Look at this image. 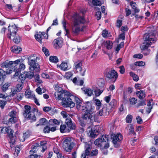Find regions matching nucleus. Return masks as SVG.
I'll return each mask as SVG.
<instances>
[{
    "label": "nucleus",
    "instance_id": "35",
    "mask_svg": "<svg viewBox=\"0 0 158 158\" xmlns=\"http://www.w3.org/2000/svg\"><path fill=\"white\" fill-rule=\"evenodd\" d=\"M49 124L51 125H53L54 124L59 125L60 122L57 119H50L49 121Z\"/></svg>",
    "mask_w": 158,
    "mask_h": 158
},
{
    "label": "nucleus",
    "instance_id": "38",
    "mask_svg": "<svg viewBox=\"0 0 158 158\" xmlns=\"http://www.w3.org/2000/svg\"><path fill=\"white\" fill-rule=\"evenodd\" d=\"M60 67L61 69L66 71L67 69L68 65L67 63L65 62H62L60 65Z\"/></svg>",
    "mask_w": 158,
    "mask_h": 158
},
{
    "label": "nucleus",
    "instance_id": "8",
    "mask_svg": "<svg viewBox=\"0 0 158 158\" xmlns=\"http://www.w3.org/2000/svg\"><path fill=\"white\" fill-rule=\"evenodd\" d=\"M76 107L78 110L81 111L89 110L90 109H93L91 103L89 102H87L85 103L82 102L77 105Z\"/></svg>",
    "mask_w": 158,
    "mask_h": 158
},
{
    "label": "nucleus",
    "instance_id": "63",
    "mask_svg": "<svg viewBox=\"0 0 158 158\" xmlns=\"http://www.w3.org/2000/svg\"><path fill=\"white\" fill-rule=\"evenodd\" d=\"M146 105V103L144 101H143L138 103L136 106L137 108H139L140 106L145 105Z\"/></svg>",
    "mask_w": 158,
    "mask_h": 158
},
{
    "label": "nucleus",
    "instance_id": "52",
    "mask_svg": "<svg viewBox=\"0 0 158 158\" xmlns=\"http://www.w3.org/2000/svg\"><path fill=\"white\" fill-rule=\"evenodd\" d=\"M72 75L71 72H68L66 73L65 77L67 79H70L72 78Z\"/></svg>",
    "mask_w": 158,
    "mask_h": 158
},
{
    "label": "nucleus",
    "instance_id": "43",
    "mask_svg": "<svg viewBox=\"0 0 158 158\" xmlns=\"http://www.w3.org/2000/svg\"><path fill=\"white\" fill-rule=\"evenodd\" d=\"M35 39L37 41L39 42L40 43L42 42V36L41 34H40L39 33L35 35Z\"/></svg>",
    "mask_w": 158,
    "mask_h": 158
},
{
    "label": "nucleus",
    "instance_id": "54",
    "mask_svg": "<svg viewBox=\"0 0 158 158\" xmlns=\"http://www.w3.org/2000/svg\"><path fill=\"white\" fill-rule=\"evenodd\" d=\"M98 154V150L97 149H94L91 151L90 156H96Z\"/></svg>",
    "mask_w": 158,
    "mask_h": 158
},
{
    "label": "nucleus",
    "instance_id": "12",
    "mask_svg": "<svg viewBox=\"0 0 158 158\" xmlns=\"http://www.w3.org/2000/svg\"><path fill=\"white\" fill-rule=\"evenodd\" d=\"M13 63L12 61L7 60L2 63V67L3 68H6L10 69H9V72H10V73L12 71H14L16 69V67L13 65ZM8 72H9L8 71Z\"/></svg>",
    "mask_w": 158,
    "mask_h": 158
},
{
    "label": "nucleus",
    "instance_id": "30",
    "mask_svg": "<svg viewBox=\"0 0 158 158\" xmlns=\"http://www.w3.org/2000/svg\"><path fill=\"white\" fill-rule=\"evenodd\" d=\"M12 38H13V41L16 44H18L20 41L21 38L18 35H16L14 37H11Z\"/></svg>",
    "mask_w": 158,
    "mask_h": 158
},
{
    "label": "nucleus",
    "instance_id": "2",
    "mask_svg": "<svg viewBox=\"0 0 158 158\" xmlns=\"http://www.w3.org/2000/svg\"><path fill=\"white\" fill-rule=\"evenodd\" d=\"M145 42L143 43L142 49L145 50L156 41V38L154 36V33H148L145 34L143 36Z\"/></svg>",
    "mask_w": 158,
    "mask_h": 158
},
{
    "label": "nucleus",
    "instance_id": "23",
    "mask_svg": "<svg viewBox=\"0 0 158 158\" xmlns=\"http://www.w3.org/2000/svg\"><path fill=\"white\" fill-rule=\"evenodd\" d=\"M11 50L12 52H15L16 53H18L20 51H22V48L17 46L12 47L11 48Z\"/></svg>",
    "mask_w": 158,
    "mask_h": 158
},
{
    "label": "nucleus",
    "instance_id": "60",
    "mask_svg": "<svg viewBox=\"0 0 158 158\" xmlns=\"http://www.w3.org/2000/svg\"><path fill=\"white\" fill-rule=\"evenodd\" d=\"M130 104L132 105L135 104L136 103L137 101V99L135 98H132L130 99Z\"/></svg>",
    "mask_w": 158,
    "mask_h": 158
},
{
    "label": "nucleus",
    "instance_id": "32",
    "mask_svg": "<svg viewBox=\"0 0 158 158\" xmlns=\"http://www.w3.org/2000/svg\"><path fill=\"white\" fill-rule=\"evenodd\" d=\"M85 94L88 96H91L93 94V90L90 88H87L84 90Z\"/></svg>",
    "mask_w": 158,
    "mask_h": 158
},
{
    "label": "nucleus",
    "instance_id": "61",
    "mask_svg": "<svg viewBox=\"0 0 158 158\" xmlns=\"http://www.w3.org/2000/svg\"><path fill=\"white\" fill-rule=\"evenodd\" d=\"M16 117H11L9 119V121L11 123H15L17 121Z\"/></svg>",
    "mask_w": 158,
    "mask_h": 158
},
{
    "label": "nucleus",
    "instance_id": "58",
    "mask_svg": "<svg viewBox=\"0 0 158 158\" xmlns=\"http://www.w3.org/2000/svg\"><path fill=\"white\" fill-rule=\"evenodd\" d=\"M74 99L76 103V106L78 104H80L82 102L80 99L77 97H75Z\"/></svg>",
    "mask_w": 158,
    "mask_h": 158
},
{
    "label": "nucleus",
    "instance_id": "7",
    "mask_svg": "<svg viewBox=\"0 0 158 158\" xmlns=\"http://www.w3.org/2000/svg\"><path fill=\"white\" fill-rule=\"evenodd\" d=\"M92 109H90L89 110L86 111V112L81 116V118L89 123L92 120H95L96 118V114L92 112Z\"/></svg>",
    "mask_w": 158,
    "mask_h": 158
},
{
    "label": "nucleus",
    "instance_id": "45",
    "mask_svg": "<svg viewBox=\"0 0 158 158\" xmlns=\"http://www.w3.org/2000/svg\"><path fill=\"white\" fill-rule=\"evenodd\" d=\"M130 75L133 77V80L135 81H137L139 80L138 76L135 75L134 73L132 72H130Z\"/></svg>",
    "mask_w": 158,
    "mask_h": 158
},
{
    "label": "nucleus",
    "instance_id": "25",
    "mask_svg": "<svg viewBox=\"0 0 158 158\" xmlns=\"http://www.w3.org/2000/svg\"><path fill=\"white\" fill-rule=\"evenodd\" d=\"M23 84L24 82H23V81H21L16 85L15 89L17 90L18 92H20L24 86Z\"/></svg>",
    "mask_w": 158,
    "mask_h": 158
},
{
    "label": "nucleus",
    "instance_id": "9",
    "mask_svg": "<svg viewBox=\"0 0 158 158\" xmlns=\"http://www.w3.org/2000/svg\"><path fill=\"white\" fill-rule=\"evenodd\" d=\"M111 138L115 147L116 148H118L119 146V142L123 139L122 135L120 133H118L117 134H111Z\"/></svg>",
    "mask_w": 158,
    "mask_h": 158
},
{
    "label": "nucleus",
    "instance_id": "44",
    "mask_svg": "<svg viewBox=\"0 0 158 158\" xmlns=\"http://www.w3.org/2000/svg\"><path fill=\"white\" fill-rule=\"evenodd\" d=\"M55 89L57 91L56 92H59L60 93H62V91H63L61 87L57 85H56L55 86Z\"/></svg>",
    "mask_w": 158,
    "mask_h": 158
},
{
    "label": "nucleus",
    "instance_id": "15",
    "mask_svg": "<svg viewBox=\"0 0 158 158\" xmlns=\"http://www.w3.org/2000/svg\"><path fill=\"white\" fill-rule=\"evenodd\" d=\"M112 110L111 109L110 105H106L103 107L97 113V115H98L100 116L102 115H107L111 112Z\"/></svg>",
    "mask_w": 158,
    "mask_h": 158
},
{
    "label": "nucleus",
    "instance_id": "20",
    "mask_svg": "<svg viewBox=\"0 0 158 158\" xmlns=\"http://www.w3.org/2000/svg\"><path fill=\"white\" fill-rule=\"evenodd\" d=\"M82 63L80 61H76L74 63V69L76 70L77 72L78 71H81V70Z\"/></svg>",
    "mask_w": 158,
    "mask_h": 158
},
{
    "label": "nucleus",
    "instance_id": "6",
    "mask_svg": "<svg viewBox=\"0 0 158 158\" xmlns=\"http://www.w3.org/2000/svg\"><path fill=\"white\" fill-rule=\"evenodd\" d=\"M74 145L73 140L71 138L67 137L63 140V147L64 150L67 152H70Z\"/></svg>",
    "mask_w": 158,
    "mask_h": 158
},
{
    "label": "nucleus",
    "instance_id": "62",
    "mask_svg": "<svg viewBox=\"0 0 158 158\" xmlns=\"http://www.w3.org/2000/svg\"><path fill=\"white\" fill-rule=\"evenodd\" d=\"M120 69L119 72L121 74H123L125 71V69L123 66L122 65L119 67Z\"/></svg>",
    "mask_w": 158,
    "mask_h": 158
},
{
    "label": "nucleus",
    "instance_id": "48",
    "mask_svg": "<svg viewBox=\"0 0 158 158\" xmlns=\"http://www.w3.org/2000/svg\"><path fill=\"white\" fill-rule=\"evenodd\" d=\"M25 68V65L23 63L21 64L19 66V68L18 69V71H17V73H18V72H20L19 71L24 70Z\"/></svg>",
    "mask_w": 158,
    "mask_h": 158
},
{
    "label": "nucleus",
    "instance_id": "53",
    "mask_svg": "<svg viewBox=\"0 0 158 158\" xmlns=\"http://www.w3.org/2000/svg\"><path fill=\"white\" fill-rule=\"evenodd\" d=\"M17 112L15 111H12L9 113V115L10 117H16Z\"/></svg>",
    "mask_w": 158,
    "mask_h": 158
},
{
    "label": "nucleus",
    "instance_id": "57",
    "mask_svg": "<svg viewBox=\"0 0 158 158\" xmlns=\"http://www.w3.org/2000/svg\"><path fill=\"white\" fill-rule=\"evenodd\" d=\"M17 92H19L16 89L13 90H11V92L10 93V97H13L15 94H17Z\"/></svg>",
    "mask_w": 158,
    "mask_h": 158
},
{
    "label": "nucleus",
    "instance_id": "56",
    "mask_svg": "<svg viewBox=\"0 0 158 158\" xmlns=\"http://www.w3.org/2000/svg\"><path fill=\"white\" fill-rule=\"evenodd\" d=\"M101 13L99 11H98L96 13L95 15L96 17L98 20H99L101 18Z\"/></svg>",
    "mask_w": 158,
    "mask_h": 158
},
{
    "label": "nucleus",
    "instance_id": "31",
    "mask_svg": "<svg viewBox=\"0 0 158 158\" xmlns=\"http://www.w3.org/2000/svg\"><path fill=\"white\" fill-rule=\"evenodd\" d=\"M136 94L139 98H143L145 97V94L143 91H137Z\"/></svg>",
    "mask_w": 158,
    "mask_h": 158
},
{
    "label": "nucleus",
    "instance_id": "47",
    "mask_svg": "<svg viewBox=\"0 0 158 158\" xmlns=\"http://www.w3.org/2000/svg\"><path fill=\"white\" fill-rule=\"evenodd\" d=\"M145 63L143 61H137L135 63V65L136 66H142L144 65Z\"/></svg>",
    "mask_w": 158,
    "mask_h": 158
},
{
    "label": "nucleus",
    "instance_id": "42",
    "mask_svg": "<svg viewBox=\"0 0 158 158\" xmlns=\"http://www.w3.org/2000/svg\"><path fill=\"white\" fill-rule=\"evenodd\" d=\"M116 101L115 100L113 99L112 100L110 103L109 104H108L107 105H110V106L111 108V109L112 110L114 107L116 105Z\"/></svg>",
    "mask_w": 158,
    "mask_h": 158
},
{
    "label": "nucleus",
    "instance_id": "17",
    "mask_svg": "<svg viewBox=\"0 0 158 158\" xmlns=\"http://www.w3.org/2000/svg\"><path fill=\"white\" fill-rule=\"evenodd\" d=\"M10 72H8V71L5 72L3 69H0V85H2L4 82L6 78V74H10Z\"/></svg>",
    "mask_w": 158,
    "mask_h": 158
},
{
    "label": "nucleus",
    "instance_id": "39",
    "mask_svg": "<svg viewBox=\"0 0 158 158\" xmlns=\"http://www.w3.org/2000/svg\"><path fill=\"white\" fill-rule=\"evenodd\" d=\"M126 129L127 130H129L130 134H133L134 132L133 127L131 124L128 125Z\"/></svg>",
    "mask_w": 158,
    "mask_h": 158
},
{
    "label": "nucleus",
    "instance_id": "18",
    "mask_svg": "<svg viewBox=\"0 0 158 158\" xmlns=\"http://www.w3.org/2000/svg\"><path fill=\"white\" fill-rule=\"evenodd\" d=\"M54 46L56 49H58L62 46L63 41L61 39L58 38L54 40Z\"/></svg>",
    "mask_w": 158,
    "mask_h": 158
},
{
    "label": "nucleus",
    "instance_id": "50",
    "mask_svg": "<svg viewBox=\"0 0 158 158\" xmlns=\"http://www.w3.org/2000/svg\"><path fill=\"white\" fill-rule=\"evenodd\" d=\"M124 46V43L121 42L119 45H118L116 48L115 50L117 52L120 50V48H122Z\"/></svg>",
    "mask_w": 158,
    "mask_h": 158
},
{
    "label": "nucleus",
    "instance_id": "64",
    "mask_svg": "<svg viewBox=\"0 0 158 158\" xmlns=\"http://www.w3.org/2000/svg\"><path fill=\"white\" fill-rule=\"evenodd\" d=\"M44 133H48L50 131V128L48 126H46L44 127Z\"/></svg>",
    "mask_w": 158,
    "mask_h": 158
},
{
    "label": "nucleus",
    "instance_id": "36",
    "mask_svg": "<svg viewBox=\"0 0 158 158\" xmlns=\"http://www.w3.org/2000/svg\"><path fill=\"white\" fill-rule=\"evenodd\" d=\"M10 85V83H5L1 88L2 91L3 92H5L8 89L9 86Z\"/></svg>",
    "mask_w": 158,
    "mask_h": 158
},
{
    "label": "nucleus",
    "instance_id": "29",
    "mask_svg": "<svg viewBox=\"0 0 158 158\" xmlns=\"http://www.w3.org/2000/svg\"><path fill=\"white\" fill-rule=\"evenodd\" d=\"M31 135V132L29 131H27L25 133L23 134V139H21V141H24L26 139L28 138Z\"/></svg>",
    "mask_w": 158,
    "mask_h": 158
},
{
    "label": "nucleus",
    "instance_id": "19",
    "mask_svg": "<svg viewBox=\"0 0 158 158\" xmlns=\"http://www.w3.org/2000/svg\"><path fill=\"white\" fill-rule=\"evenodd\" d=\"M85 153H83L82 154V156H84L90 155L91 153L90 152L91 150V146L88 144L86 142H85Z\"/></svg>",
    "mask_w": 158,
    "mask_h": 158
},
{
    "label": "nucleus",
    "instance_id": "46",
    "mask_svg": "<svg viewBox=\"0 0 158 158\" xmlns=\"http://www.w3.org/2000/svg\"><path fill=\"white\" fill-rule=\"evenodd\" d=\"M132 118V116L130 115H128L126 118V121L127 123H131Z\"/></svg>",
    "mask_w": 158,
    "mask_h": 158
},
{
    "label": "nucleus",
    "instance_id": "24",
    "mask_svg": "<svg viewBox=\"0 0 158 158\" xmlns=\"http://www.w3.org/2000/svg\"><path fill=\"white\" fill-rule=\"evenodd\" d=\"M105 45L107 49L108 50L110 49L112 47V42L110 40L106 41L105 43Z\"/></svg>",
    "mask_w": 158,
    "mask_h": 158
},
{
    "label": "nucleus",
    "instance_id": "3",
    "mask_svg": "<svg viewBox=\"0 0 158 158\" xmlns=\"http://www.w3.org/2000/svg\"><path fill=\"white\" fill-rule=\"evenodd\" d=\"M37 57L34 55H32L28 58V64L30 65L29 69L31 71H35L38 72L40 71V65L37 63Z\"/></svg>",
    "mask_w": 158,
    "mask_h": 158
},
{
    "label": "nucleus",
    "instance_id": "33",
    "mask_svg": "<svg viewBox=\"0 0 158 158\" xmlns=\"http://www.w3.org/2000/svg\"><path fill=\"white\" fill-rule=\"evenodd\" d=\"M98 131L97 130H92L90 132V135L92 137L95 138L98 135Z\"/></svg>",
    "mask_w": 158,
    "mask_h": 158
},
{
    "label": "nucleus",
    "instance_id": "10",
    "mask_svg": "<svg viewBox=\"0 0 158 158\" xmlns=\"http://www.w3.org/2000/svg\"><path fill=\"white\" fill-rule=\"evenodd\" d=\"M59 92H55L54 94L55 97L57 100H60L61 99L69 98V97L72 96V94L68 91L64 90L62 91V93H60Z\"/></svg>",
    "mask_w": 158,
    "mask_h": 158
},
{
    "label": "nucleus",
    "instance_id": "40",
    "mask_svg": "<svg viewBox=\"0 0 158 158\" xmlns=\"http://www.w3.org/2000/svg\"><path fill=\"white\" fill-rule=\"evenodd\" d=\"M98 84L100 87H103L105 85V81L103 79H100L98 81Z\"/></svg>",
    "mask_w": 158,
    "mask_h": 158
},
{
    "label": "nucleus",
    "instance_id": "5",
    "mask_svg": "<svg viewBox=\"0 0 158 158\" xmlns=\"http://www.w3.org/2000/svg\"><path fill=\"white\" fill-rule=\"evenodd\" d=\"M24 110L23 113L24 117L27 118L32 121H35L36 119V117L34 113L31 110V107L28 105H25L24 106Z\"/></svg>",
    "mask_w": 158,
    "mask_h": 158
},
{
    "label": "nucleus",
    "instance_id": "22",
    "mask_svg": "<svg viewBox=\"0 0 158 158\" xmlns=\"http://www.w3.org/2000/svg\"><path fill=\"white\" fill-rule=\"evenodd\" d=\"M11 130L10 128L6 127H0V134L2 133L9 134V132H11Z\"/></svg>",
    "mask_w": 158,
    "mask_h": 158
},
{
    "label": "nucleus",
    "instance_id": "21",
    "mask_svg": "<svg viewBox=\"0 0 158 158\" xmlns=\"http://www.w3.org/2000/svg\"><path fill=\"white\" fill-rule=\"evenodd\" d=\"M13 133L14 131L12 130H11V132H9V134H8L9 135V138L10 139V140L9 141L10 143L12 144V145L11 144V147H12V146H13V145L15 142V139H16V138L15 136H13Z\"/></svg>",
    "mask_w": 158,
    "mask_h": 158
},
{
    "label": "nucleus",
    "instance_id": "13",
    "mask_svg": "<svg viewBox=\"0 0 158 158\" xmlns=\"http://www.w3.org/2000/svg\"><path fill=\"white\" fill-rule=\"evenodd\" d=\"M61 100H62L63 106L65 107H69L71 108L74 107L75 106V103L72 101L70 98H64Z\"/></svg>",
    "mask_w": 158,
    "mask_h": 158
},
{
    "label": "nucleus",
    "instance_id": "27",
    "mask_svg": "<svg viewBox=\"0 0 158 158\" xmlns=\"http://www.w3.org/2000/svg\"><path fill=\"white\" fill-rule=\"evenodd\" d=\"M47 120L45 118H42L40 119L39 122V123L37 124L36 126L38 127L40 125H44L46 124L47 123Z\"/></svg>",
    "mask_w": 158,
    "mask_h": 158
},
{
    "label": "nucleus",
    "instance_id": "11",
    "mask_svg": "<svg viewBox=\"0 0 158 158\" xmlns=\"http://www.w3.org/2000/svg\"><path fill=\"white\" fill-rule=\"evenodd\" d=\"M8 28L9 33L7 34L8 37L9 39H11V37H14L16 35L18 29L15 24L11 26L9 25Z\"/></svg>",
    "mask_w": 158,
    "mask_h": 158
},
{
    "label": "nucleus",
    "instance_id": "55",
    "mask_svg": "<svg viewBox=\"0 0 158 158\" xmlns=\"http://www.w3.org/2000/svg\"><path fill=\"white\" fill-rule=\"evenodd\" d=\"M15 152L14 153V155L17 156H18V154L19 153V152L20 150V148L19 147H17L15 148Z\"/></svg>",
    "mask_w": 158,
    "mask_h": 158
},
{
    "label": "nucleus",
    "instance_id": "4",
    "mask_svg": "<svg viewBox=\"0 0 158 158\" xmlns=\"http://www.w3.org/2000/svg\"><path fill=\"white\" fill-rule=\"evenodd\" d=\"M61 114L64 118H66L65 123L68 127L70 129L74 130L76 129V126L73 123L71 118L73 115L69 114H67L66 112L62 111L61 112Z\"/></svg>",
    "mask_w": 158,
    "mask_h": 158
},
{
    "label": "nucleus",
    "instance_id": "37",
    "mask_svg": "<svg viewBox=\"0 0 158 158\" xmlns=\"http://www.w3.org/2000/svg\"><path fill=\"white\" fill-rule=\"evenodd\" d=\"M50 61L54 63H56L58 61V59L56 56H50L49 58Z\"/></svg>",
    "mask_w": 158,
    "mask_h": 158
},
{
    "label": "nucleus",
    "instance_id": "26",
    "mask_svg": "<svg viewBox=\"0 0 158 158\" xmlns=\"http://www.w3.org/2000/svg\"><path fill=\"white\" fill-rule=\"evenodd\" d=\"M80 125L83 127H89V123L86 121L82 120H81L80 121Z\"/></svg>",
    "mask_w": 158,
    "mask_h": 158
},
{
    "label": "nucleus",
    "instance_id": "49",
    "mask_svg": "<svg viewBox=\"0 0 158 158\" xmlns=\"http://www.w3.org/2000/svg\"><path fill=\"white\" fill-rule=\"evenodd\" d=\"M26 77L24 73L23 74H21L19 76V79L21 81L24 82V83L25 82V80Z\"/></svg>",
    "mask_w": 158,
    "mask_h": 158
},
{
    "label": "nucleus",
    "instance_id": "14",
    "mask_svg": "<svg viewBox=\"0 0 158 158\" xmlns=\"http://www.w3.org/2000/svg\"><path fill=\"white\" fill-rule=\"evenodd\" d=\"M108 140V136L106 135H103L101 137L97 139L94 141L95 145L98 147H102L103 146V144L106 143Z\"/></svg>",
    "mask_w": 158,
    "mask_h": 158
},
{
    "label": "nucleus",
    "instance_id": "51",
    "mask_svg": "<svg viewBox=\"0 0 158 158\" xmlns=\"http://www.w3.org/2000/svg\"><path fill=\"white\" fill-rule=\"evenodd\" d=\"M42 50L43 52L46 56H48L49 55V51L45 47H43L42 48Z\"/></svg>",
    "mask_w": 158,
    "mask_h": 158
},
{
    "label": "nucleus",
    "instance_id": "1",
    "mask_svg": "<svg viewBox=\"0 0 158 158\" xmlns=\"http://www.w3.org/2000/svg\"><path fill=\"white\" fill-rule=\"evenodd\" d=\"M74 19L72 31L73 35L76 36L78 35L80 31H84L85 26H82V27H81L80 24L84 23L85 21L83 17L78 15H76L74 16Z\"/></svg>",
    "mask_w": 158,
    "mask_h": 158
},
{
    "label": "nucleus",
    "instance_id": "28",
    "mask_svg": "<svg viewBox=\"0 0 158 158\" xmlns=\"http://www.w3.org/2000/svg\"><path fill=\"white\" fill-rule=\"evenodd\" d=\"M60 130L61 133L68 132L70 131V130L67 129L65 125H60Z\"/></svg>",
    "mask_w": 158,
    "mask_h": 158
},
{
    "label": "nucleus",
    "instance_id": "34",
    "mask_svg": "<svg viewBox=\"0 0 158 158\" xmlns=\"http://www.w3.org/2000/svg\"><path fill=\"white\" fill-rule=\"evenodd\" d=\"M24 73L26 77L29 79H31L34 76V73L32 72H26Z\"/></svg>",
    "mask_w": 158,
    "mask_h": 158
},
{
    "label": "nucleus",
    "instance_id": "41",
    "mask_svg": "<svg viewBox=\"0 0 158 158\" xmlns=\"http://www.w3.org/2000/svg\"><path fill=\"white\" fill-rule=\"evenodd\" d=\"M92 4L94 6H101V2L100 0H92Z\"/></svg>",
    "mask_w": 158,
    "mask_h": 158
},
{
    "label": "nucleus",
    "instance_id": "59",
    "mask_svg": "<svg viewBox=\"0 0 158 158\" xmlns=\"http://www.w3.org/2000/svg\"><path fill=\"white\" fill-rule=\"evenodd\" d=\"M102 92L103 90H101L99 89L95 90L94 91L95 95L96 96L98 97L99 96Z\"/></svg>",
    "mask_w": 158,
    "mask_h": 158
},
{
    "label": "nucleus",
    "instance_id": "16",
    "mask_svg": "<svg viewBox=\"0 0 158 158\" xmlns=\"http://www.w3.org/2000/svg\"><path fill=\"white\" fill-rule=\"evenodd\" d=\"M106 77L112 82H114L118 77V73L114 70H111L108 72L106 75Z\"/></svg>",
    "mask_w": 158,
    "mask_h": 158
}]
</instances>
